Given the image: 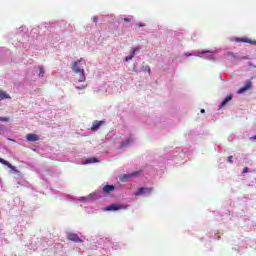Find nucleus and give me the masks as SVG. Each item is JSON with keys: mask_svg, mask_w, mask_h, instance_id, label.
Returning a JSON list of instances; mask_svg holds the SVG:
<instances>
[{"mask_svg": "<svg viewBox=\"0 0 256 256\" xmlns=\"http://www.w3.org/2000/svg\"><path fill=\"white\" fill-rule=\"evenodd\" d=\"M92 21H93L94 23H97V21H99V19L97 18V16H94V17L92 18Z\"/></svg>", "mask_w": 256, "mask_h": 256, "instance_id": "obj_23", "label": "nucleus"}, {"mask_svg": "<svg viewBox=\"0 0 256 256\" xmlns=\"http://www.w3.org/2000/svg\"><path fill=\"white\" fill-rule=\"evenodd\" d=\"M201 113H205V109H201Z\"/></svg>", "mask_w": 256, "mask_h": 256, "instance_id": "obj_27", "label": "nucleus"}, {"mask_svg": "<svg viewBox=\"0 0 256 256\" xmlns=\"http://www.w3.org/2000/svg\"><path fill=\"white\" fill-rule=\"evenodd\" d=\"M131 143H133V138L129 137L125 141H122L120 143V148L123 149V147H129V145H131Z\"/></svg>", "mask_w": 256, "mask_h": 256, "instance_id": "obj_9", "label": "nucleus"}, {"mask_svg": "<svg viewBox=\"0 0 256 256\" xmlns=\"http://www.w3.org/2000/svg\"><path fill=\"white\" fill-rule=\"evenodd\" d=\"M121 209H127V206L123 204H111L105 208V211H119Z\"/></svg>", "mask_w": 256, "mask_h": 256, "instance_id": "obj_3", "label": "nucleus"}, {"mask_svg": "<svg viewBox=\"0 0 256 256\" xmlns=\"http://www.w3.org/2000/svg\"><path fill=\"white\" fill-rule=\"evenodd\" d=\"M139 51H141V48H139V47L134 48L131 52L132 57H135V55H137V53H139Z\"/></svg>", "mask_w": 256, "mask_h": 256, "instance_id": "obj_16", "label": "nucleus"}, {"mask_svg": "<svg viewBox=\"0 0 256 256\" xmlns=\"http://www.w3.org/2000/svg\"><path fill=\"white\" fill-rule=\"evenodd\" d=\"M250 139H253V140L255 141V139H256V136H254V137H251Z\"/></svg>", "mask_w": 256, "mask_h": 256, "instance_id": "obj_28", "label": "nucleus"}, {"mask_svg": "<svg viewBox=\"0 0 256 256\" xmlns=\"http://www.w3.org/2000/svg\"><path fill=\"white\" fill-rule=\"evenodd\" d=\"M0 160H3V158H0Z\"/></svg>", "mask_w": 256, "mask_h": 256, "instance_id": "obj_29", "label": "nucleus"}, {"mask_svg": "<svg viewBox=\"0 0 256 256\" xmlns=\"http://www.w3.org/2000/svg\"><path fill=\"white\" fill-rule=\"evenodd\" d=\"M129 177H131L130 175H124L121 179V181H125L126 179H129Z\"/></svg>", "mask_w": 256, "mask_h": 256, "instance_id": "obj_22", "label": "nucleus"}, {"mask_svg": "<svg viewBox=\"0 0 256 256\" xmlns=\"http://www.w3.org/2000/svg\"><path fill=\"white\" fill-rule=\"evenodd\" d=\"M137 27H143V24H137Z\"/></svg>", "mask_w": 256, "mask_h": 256, "instance_id": "obj_26", "label": "nucleus"}, {"mask_svg": "<svg viewBox=\"0 0 256 256\" xmlns=\"http://www.w3.org/2000/svg\"><path fill=\"white\" fill-rule=\"evenodd\" d=\"M153 192V187L147 188V187H141L139 188L135 193V197H140V195H149Z\"/></svg>", "mask_w": 256, "mask_h": 256, "instance_id": "obj_2", "label": "nucleus"}, {"mask_svg": "<svg viewBox=\"0 0 256 256\" xmlns=\"http://www.w3.org/2000/svg\"><path fill=\"white\" fill-rule=\"evenodd\" d=\"M91 163H99V159L91 157L85 160L84 165H90Z\"/></svg>", "mask_w": 256, "mask_h": 256, "instance_id": "obj_12", "label": "nucleus"}, {"mask_svg": "<svg viewBox=\"0 0 256 256\" xmlns=\"http://www.w3.org/2000/svg\"><path fill=\"white\" fill-rule=\"evenodd\" d=\"M239 43H250V45H256V41H253L249 38H241L238 40Z\"/></svg>", "mask_w": 256, "mask_h": 256, "instance_id": "obj_11", "label": "nucleus"}, {"mask_svg": "<svg viewBox=\"0 0 256 256\" xmlns=\"http://www.w3.org/2000/svg\"><path fill=\"white\" fill-rule=\"evenodd\" d=\"M251 87H253V82H251V80H247L245 82V85L238 90L237 94L241 95V93H245V91H249V89H251Z\"/></svg>", "mask_w": 256, "mask_h": 256, "instance_id": "obj_5", "label": "nucleus"}, {"mask_svg": "<svg viewBox=\"0 0 256 256\" xmlns=\"http://www.w3.org/2000/svg\"><path fill=\"white\" fill-rule=\"evenodd\" d=\"M101 125H105V120H95L92 123L91 131H99V129H101Z\"/></svg>", "mask_w": 256, "mask_h": 256, "instance_id": "obj_6", "label": "nucleus"}, {"mask_svg": "<svg viewBox=\"0 0 256 256\" xmlns=\"http://www.w3.org/2000/svg\"><path fill=\"white\" fill-rule=\"evenodd\" d=\"M3 99H11V96L6 91L0 90V101Z\"/></svg>", "mask_w": 256, "mask_h": 256, "instance_id": "obj_13", "label": "nucleus"}, {"mask_svg": "<svg viewBox=\"0 0 256 256\" xmlns=\"http://www.w3.org/2000/svg\"><path fill=\"white\" fill-rule=\"evenodd\" d=\"M8 141H11V142L15 143V140L11 139V138H8Z\"/></svg>", "mask_w": 256, "mask_h": 256, "instance_id": "obj_25", "label": "nucleus"}, {"mask_svg": "<svg viewBox=\"0 0 256 256\" xmlns=\"http://www.w3.org/2000/svg\"><path fill=\"white\" fill-rule=\"evenodd\" d=\"M39 77H43V75H45V69L43 68V66H39Z\"/></svg>", "mask_w": 256, "mask_h": 256, "instance_id": "obj_15", "label": "nucleus"}, {"mask_svg": "<svg viewBox=\"0 0 256 256\" xmlns=\"http://www.w3.org/2000/svg\"><path fill=\"white\" fill-rule=\"evenodd\" d=\"M26 140L33 143L35 141H39V136L37 134L29 133L26 135Z\"/></svg>", "mask_w": 256, "mask_h": 256, "instance_id": "obj_8", "label": "nucleus"}, {"mask_svg": "<svg viewBox=\"0 0 256 256\" xmlns=\"http://www.w3.org/2000/svg\"><path fill=\"white\" fill-rule=\"evenodd\" d=\"M133 57H135V56H133V54H130L129 56L125 57V61L126 62L131 61L133 59Z\"/></svg>", "mask_w": 256, "mask_h": 256, "instance_id": "obj_19", "label": "nucleus"}, {"mask_svg": "<svg viewBox=\"0 0 256 256\" xmlns=\"http://www.w3.org/2000/svg\"><path fill=\"white\" fill-rule=\"evenodd\" d=\"M83 65H85V60H83V58L75 61L72 65L73 73L79 75V83H85L87 80V77H85V68H83Z\"/></svg>", "mask_w": 256, "mask_h": 256, "instance_id": "obj_1", "label": "nucleus"}, {"mask_svg": "<svg viewBox=\"0 0 256 256\" xmlns=\"http://www.w3.org/2000/svg\"><path fill=\"white\" fill-rule=\"evenodd\" d=\"M227 162L230 163V164H232V163H233V156H229V157L227 158Z\"/></svg>", "mask_w": 256, "mask_h": 256, "instance_id": "obj_21", "label": "nucleus"}, {"mask_svg": "<svg viewBox=\"0 0 256 256\" xmlns=\"http://www.w3.org/2000/svg\"><path fill=\"white\" fill-rule=\"evenodd\" d=\"M245 173H249V168L248 167L243 168L242 175H245Z\"/></svg>", "mask_w": 256, "mask_h": 256, "instance_id": "obj_20", "label": "nucleus"}, {"mask_svg": "<svg viewBox=\"0 0 256 256\" xmlns=\"http://www.w3.org/2000/svg\"><path fill=\"white\" fill-rule=\"evenodd\" d=\"M67 240L72 241L73 243H83V239L79 238V235L75 233H68Z\"/></svg>", "mask_w": 256, "mask_h": 256, "instance_id": "obj_4", "label": "nucleus"}, {"mask_svg": "<svg viewBox=\"0 0 256 256\" xmlns=\"http://www.w3.org/2000/svg\"><path fill=\"white\" fill-rule=\"evenodd\" d=\"M115 189V186L114 185H105L103 187V191L105 193H111V191H113Z\"/></svg>", "mask_w": 256, "mask_h": 256, "instance_id": "obj_14", "label": "nucleus"}, {"mask_svg": "<svg viewBox=\"0 0 256 256\" xmlns=\"http://www.w3.org/2000/svg\"><path fill=\"white\" fill-rule=\"evenodd\" d=\"M0 121H2L3 123H9V121H11V118H9V117H0Z\"/></svg>", "mask_w": 256, "mask_h": 256, "instance_id": "obj_17", "label": "nucleus"}, {"mask_svg": "<svg viewBox=\"0 0 256 256\" xmlns=\"http://www.w3.org/2000/svg\"><path fill=\"white\" fill-rule=\"evenodd\" d=\"M231 99H233V95H228L224 101L220 104V109H223V107H225V105H227L229 103V101H231Z\"/></svg>", "mask_w": 256, "mask_h": 256, "instance_id": "obj_10", "label": "nucleus"}, {"mask_svg": "<svg viewBox=\"0 0 256 256\" xmlns=\"http://www.w3.org/2000/svg\"><path fill=\"white\" fill-rule=\"evenodd\" d=\"M0 163L2 165H6V167L11 169V171H13L14 173H19V170H17V168L15 166H13L11 163H9V161L3 159V160H0Z\"/></svg>", "mask_w": 256, "mask_h": 256, "instance_id": "obj_7", "label": "nucleus"}, {"mask_svg": "<svg viewBox=\"0 0 256 256\" xmlns=\"http://www.w3.org/2000/svg\"><path fill=\"white\" fill-rule=\"evenodd\" d=\"M124 22H125V23L131 22V18H124Z\"/></svg>", "mask_w": 256, "mask_h": 256, "instance_id": "obj_24", "label": "nucleus"}, {"mask_svg": "<svg viewBox=\"0 0 256 256\" xmlns=\"http://www.w3.org/2000/svg\"><path fill=\"white\" fill-rule=\"evenodd\" d=\"M75 89H77L78 91H83L84 89H87V85L76 86Z\"/></svg>", "mask_w": 256, "mask_h": 256, "instance_id": "obj_18", "label": "nucleus"}]
</instances>
